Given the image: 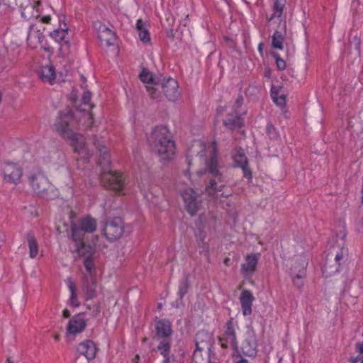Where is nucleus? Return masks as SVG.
<instances>
[{
	"label": "nucleus",
	"instance_id": "nucleus-1",
	"mask_svg": "<svg viewBox=\"0 0 363 363\" xmlns=\"http://www.w3.org/2000/svg\"><path fill=\"white\" fill-rule=\"evenodd\" d=\"M195 160L204 164L205 167L199 172V174H208L209 182L206 186V193L213 201L218 200L221 196H228V194L223 192L225 186L224 184L225 177L220 172L218 162V151L216 141L211 145L201 150L196 156Z\"/></svg>",
	"mask_w": 363,
	"mask_h": 363
},
{
	"label": "nucleus",
	"instance_id": "nucleus-2",
	"mask_svg": "<svg viewBox=\"0 0 363 363\" xmlns=\"http://www.w3.org/2000/svg\"><path fill=\"white\" fill-rule=\"evenodd\" d=\"M90 140L99 153L98 164L104 168L100 176L101 184L107 189L121 192L125 184L124 178L121 174L108 169L110 155L105 145V140L101 137L96 135L92 136Z\"/></svg>",
	"mask_w": 363,
	"mask_h": 363
},
{
	"label": "nucleus",
	"instance_id": "nucleus-3",
	"mask_svg": "<svg viewBox=\"0 0 363 363\" xmlns=\"http://www.w3.org/2000/svg\"><path fill=\"white\" fill-rule=\"evenodd\" d=\"M73 118L74 113L70 110L61 112L52 126L53 130L60 137L68 141L76 152L79 154L88 152L82 135L74 133L70 127V123Z\"/></svg>",
	"mask_w": 363,
	"mask_h": 363
},
{
	"label": "nucleus",
	"instance_id": "nucleus-4",
	"mask_svg": "<svg viewBox=\"0 0 363 363\" xmlns=\"http://www.w3.org/2000/svg\"><path fill=\"white\" fill-rule=\"evenodd\" d=\"M152 150L157 155L162 162L171 161L175 155L174 142L169 138L166 127L153 129L149 139Z\"/></svg>",
	"mask_w": 363,
	"mask_h": 363
},
{
	"label": "nucleus",
	"instance_id": "nucleus-5",
	"mask_svg": "<svg viewBox=\"0 0 363 363\" xmlns=\"http://www.w3.org/2000/svg\"><path fill=\"white\" fill-rule=\"evenodd\" d=\"M155 330L157 336L154 339L159 340L161 338V340L158 345L152 351L160 353L163 356L162 363H169L170 336L172 333L171 323L167 320H159L156 321Z\"/></svg>",
	"mask_w": 363,
	"mask_h": 363
},
{
	"label": "nucleus",
	"instance_id": "nucleus-6",
	"mask_svg": "<svg viewBox=\"0 0 363 363\" xmlns=\"http://www.w3.org/2000/svg\"><path fill=\"white\" fill-rule=\"evenodd\" d=\"M96 220L89 216L72 223V238L79 252L86 245V234L96 231Z\"/></svg>",
	"mask_w": 363,
	"mask_h": 363
},
{
	"label": "nucleus",
	"instance_id": "nucleus-7",
	"mask_svg": "<svg viewBox=\"0 0 363 363\" xmlns=\"http://www.w3.org/2000/svg\"><path fill=\"white\" fill-rule=\"evenodd\" d=\"M30 184L35 194L43 199L50 200L58 196L57 189L42 174L30 175Z\"/></svg>",
	"mask_w": 363,
	"mask_h": 363
},
{
	"label": "nucleus",
	"instance_id": "nucleus-8",
	"mask_svg": "<svg viewBox=\"0 0 363 363\" xmlns=\"http://www.w3.org/2000/svg\"><path fill=\"white\" fill-rule=\"evenodd\" d=\"M0 174L5 183L16 185L21 182L23 170L17 163L6 162L1 164Z\"/></svg>",
	"mask_w": 363,
	"mask_h": 363
},
{
	"label": "nucleus",
	"instance_id": "nucleus-9",
	"mask_svg": "<svg viewBox=\"0 0 363 363\" xmlns=\"http://www.w3.org/2000/svg\"><path fill=\"white\" fill-rule=\"evenodd\" d=\"M105 237L111 241L117 240L124 233V224L119 217L108 219L104 228Z\"/></svg>",
	"mask_w": 363,
	"mask_h": 363
},
{
	"label": "nucleus",
	"instance_id": "nucleus-10",
	"mask_svg": "<svg viewBox=\"0 0 363 363\" xmlns=\"http://www.w3.org/2000/svg\"><path fill=\"white\" fill-rule=\"evenodd\" d=\"M236 328H238V326L233 323L232 318L226 323L225 333L219 338V342L223 348L231 347L237 350Z\"/></svg>",
	"mask_w": 363,
	"mask_h": 363
},
{
	"label": "nucleus",
	"instance_id": "nucleus-11",
	"mask_svg": "<svg viewBox=\"0 0 363 363\" xmlns=\"http://www.w3.org/2000/svg\"><path fill=\"white\" fill-rule=\"evenodd\" d=\"M181 194L188 213L191 216L196 215L201 204V200L199 199V194L191 188L184 189L181 191Z\"/></svg>",
	"mask_w": 363,
	"mask_h": 363
},
{
	"label": "nucleus",
	"instance_id": "nucleus-12",
	"mask_svg": "<svg viewBox=\"0 0 363 363\" xmlns=\"http://www.w3.org/2000/svg\"><path fill=\"white\" fill-rule=\"evenodd\" d=\"M94 28L97 30L98 38L101 45L108 47L113 45L116 40V35L106 25L101 22L94 23Z\"/></svg>",
	"mask_w": 363,
	"mask_h": 363
},
{
	"label": "nucleus",
	"instance_id": "nucleus-13",
	"mask_svg": "<svg viewBox=\"0 0 363 363\" xmlns=\"http://www.w3.org/2000/svg\"><path fill=\"white\" fill-rule=\"evenodd\" d=\"M241 350L243 354L255 357L257 352V340L254 331H247L242 343Z\"/></svg>",
	"mask_w": 363,
	"mask_h": 363
},
{
	"label": "nucleus",
	"instance_id": "nucleus-14",
	"mask_svg": "<svg viewBox=\"0 0 363 363\" xmlns=\"http://www.w3.org/2000/svg\"><path fill=\"white\" fill-rule=\"evenodd\" d=\"M308 265V259L306 257H302L300 262V269L297 270V267H291V274L293 279L294 285L298 288H301L304 283L306 277V270Z\"/></svg>",
	"mask_w": 363,
	"mask_h": 363
},
{
	"label": "nucleus",
	"instance_id": "nucleus-15",
	"mask_svg": "<svg viewBox=\"0 0 363 363\" xmlns=\"http://www.w3.org/2000/svg\"><path fill=\"white\" fill-rule=\"evenodd\" d=\"M96 280L95 276L84 274L82 283V291L86 300L94 298L96 295Z\"/></svg>",
	"mask_w": 363,
	"mask_h": 363
},
{
	"label": "nucleus",
	"instance_id": "nucleus-16",
	"mask_svg": "<svg viewBox=\"0 0 363 363\" xmlns=\"http://www.w3.org/2000/svg\"><path fill=\"white\" fill-rule=\"evenodd\" d=\"M161 87L164 95L169 101H175L178 99L179 96V85L175 79L169 77L164 80L161 83Z\"/></svg>",
	"mask_w": 363,
	"mask_h": 363
},
{
	"label": "nucleus",
	"instance_id": "nucleus-17",
	"mask_svg": "<svg viewBox=\"0 0 363 363\" xmlns=\"http://www.w3.org/2000/svg\"><path fill=\"white\" fill-rule=\"evenodd\" d=\"M86 325V321L83 318L82 315L79 313L69 320L67 332L68 334L76 335L82 333L85 329Z\"/></svg>",
	"mask_w": 363,
	"mask_h": 363
},
{
	"label": "nucleus",
	"instance_id": "nucleus-18",
	"mask_svg": "<svg viewBox=\"0 0 363 363\" xmlns=\"http://www.w3.org/2000/svg\"><path fill=\"white\" fill-rule=\"evenodd\" d=\"M233 160L236 166L242 169L244 177L250 179L252 172L248 167V161L242 149L240 148L236 150V153L233 155Z\"/></svg>",
	"mask_w": 363,
	"mask_h": 363
},
{
	"label": "nucleus",
	"instance_id": "nucleus-19",
	"mask_svg": "<svg viewBox=\"0 0 363 363\" xmlns=\"http://www.w3.org/2000/svg\"><path fill=\"white\" fill-rule=\"evenodd\" d=\"M254 299L253 294L250 291L247 289L242 291L240 301L244 315H249L252 313V306Z\"/></svg>",
	"mask_w": 363,
	"mask_h": 363
},
{
	"label": "nucleus",
	"instance_id": "nucleus-20",
	"mask_svg": "<svg viewBox=\"0 0 363 363\" xmlns=\"http://www.w3.org/2000/svg\"><path fill=\"white\" fill-rule=\"evenodd\" d=\"M77 350L80 354L85 356L88 360H91L96 357L97 349L93 341L86 340L79 345Z\"/></svg>",
	"mask_w": 363,
	"mask_h": 363
},
{
	"label": "nucleus",
	"instance_id": "nucleus-21",
	"mask_svg": "<svg viewBox=\"0 0 363 363\" xmlns=\"http://www.w3.org/2000/svg\"><path fill=\"white\" fill-rule=\"evenodd\" d=\"M259 255H248L245 257V261L242 264L241 269L245 276L252 275L255 271Z\"/></svg>",
	"mask_w": 363,
	"mask_h": 363
},
{
	"label": "nucleus",
	"instance_id": "nucleus-22",
	"mask_svg": "<svg viewBox=\"0 0 363 363\" xmlns=\"http://www.w3.org/2000/svg\"><path fill=\"white\" fill-rule=\"evenodd\" d=\"M286 22L279 24V30H276L272 37V46L275 49L282 50L286 34Z\"/></svg>",
	"mask_w": 363,
	"mask_h": 363
},
{
	"label": "nucleus",
	"instance_id": "nucleus-23",
	"mask_svg": "<svg viewBox=\"0 0 363 363\" xmlns=\"http://www.w3.org/2000/svg\"><path fill=\"white\" fill-rule=\"evenodd\" d=\"M40 79L44 82L52 84L55 79V70L52 65L42 66L38 71Z\"/></svg>",
	"mask_w": 363,
	"mask_h": 363
},
{
	"label": "nucleus",
	"instance_id": "nucleus-24",
	"mask_svg": "<svg viewBox=\"0 0 363 363\" xmlns=\"http://www.w3.org/2000/svg\"><path fill=\"white\" fill-rule=\"evenodd\" d=\"M225 126L230 130L240 128L243 125V119L238 112L229 113L223 121Z\"/></svg>",
	"mask_w": 363,
	"mask_h": 363
},
{
	"label": "nucleus",
	"instance_id": "nucleus-25",
	"mask_svg": "<svg viewBox=\"0 0 363 363\" xmlns=\"http://www.w3.org/2000/svg\"><path fill=\"white\" fill-rule=\"evenodd\" d=\"M136 30L140 40L145 44L150 42V35L147 26L142 19H138L136 23Z\"/></svg>",
	"mask_w": 363,
	"mask_h": 363
},
{
	"label": "nucleus",
	"instance_id": "nucleus-26",
	"mask_svg": "<svg viewBox=\"0 0 363 363\" xmlns=\"http://www.w3.org/2000/svg\"><path fill=\"white\" fill-rule=\"evenodd\" d=\"M26 240L29 248V257L35 258L38 254V244L37 240L32 232L26 233Z\"/></svg>",
	"mask_w": 363,
	"mask_h": 363
},
{
	"label": "nucleus",
	"instance_id": "nucleus-27",
	"mask_svg": "<svg viewBox=\"0 0 363 363\" xmlns=\"http://www.w3.org/2000/svg\"><path fill=\"white\" fill-rule=\"evenodd\" d=\"M66 283L70 291L69 304L74 307H78L80 303L77 298L75 284L72 281L71 277L66 279Z\"/></svg>",
	"mask_w": 363,
	"mask_h": 363
},
{
	"label": "nucleus",
	"instance_id": "nucleus-28",
	"mask_svg": "<svg viewBox=\"0 0 363 363\" xmlns=\"http://www.w3.org/2000/svg\"><path fill=\"white\" fill-rule=\"evenodd\" d=\"M285 0H276L274 1V6H273V14L269 18V21H272L275 17H277L279 19V24L282 23V21L281 19V15L283 13L284 8L285 6Z\"/></svg>",
	"mask_w": 363,
	"mask_h": 363
},
{
	"label": "nucleus",
	"instance_id": "nucleus-29",
	"mask_svg": "<svg viewBox=\"0 0 363 363\" xmlns=\"http://www.w3.org/2000/svg\"><path fill=\"white\" fill-rule=\"evenodd\" d=\"M68 28H67L66 25H65V28L55 30L53 32L50 33V36L58 43L65 41V43H67L68 42L66 40Z\"/></svg>",
	"mask_w": 363,
	"mask_h": 363
},
{
	"label": "nucleus",
	"instance_id": "nucleus-30",
	"mask_svg": "<svg viewBox=\"0 0 363 363\" xmlns=\"http://www.w3.org/2000/svg\"><path fill=\"white\" fill-rule=\"evenodd\" d=\"M50 162L57 165H63L65 163L64 153L58 150L54 151L50 156Z\"/></svg>",
	"mask_w": 363,
	"mask_h": 363
},
{
	"label": "nucleus",
	"instance_id": "nucleus-31",
	"mask_svg": "<svg viewBox=\"0 0 363 363\" xmlns=\"http://www.w3.org/2000/svg\"><path fill=\"white\" fill-rule=\"evenodd\" d=\"M347 255V249L343 246L340 248V252H336L335 255V259L337 263L335 272L338 271V268L340 265V262Z\"/></svg>",
	"mask_w": 363,
	"mask_h": 363
},
{
	"label": "nucleus",
	"instance_id": "nucleus-32",
	"mask_svg": "<svg viewBox=\"0 0 363 363\" xmlns=\"http://www.w3.org/2000/svg\"><path fill=\"white\" fill-rule=\"evenodd\" d=\"M91 94L89 91H85L82 95V104L84 106H87L88 108H82V111H86V110H90L94 107L93 104H90Z\"/></svg>",
	"mask_w": 363,
	"mask_h": 363
},
{
	"label": "nucleus",
	"instance_id": "nucleus-33",
	"mask_svg": "<svg viewBox=\"0 0 363 363\" xmlns=\"http://www.w3.org/2000/svg\"><path fill=\"white\" fill-rule=\"evenodd\" d=\"M84 265L86 270V273L85 274H90L92 276H95V267L90 257H86L84 261Z\"/></svg>",
	"mask_w": 363,
	"mask_h": 363
},
{
	"label": "nucleus",
	"instance_id": "nucleus-34",
	"mask_svg": "<svg viewBox=\"0 0 363 363\" xmlns=\"http://www.w3.org/2000/svg\"><path fill=\"white\" fill-rule=\"evenodd\" d=\"M140 79L143 83H147L149 84H156V82H155L152 75L150 72H147L145 70H143L140 74Z\"/></svg>",
	"mask_w": 363,
	"mask_h": 363
},
{
	"label": "nucleus",
	"instance_id": "nucleus-35",
	"mask_svg": "<svg viewBox=\"0 0 363 363\" xmlns=\"http://www.w3.org/2000/svg\"><path fill=\"white\" fill-rule=\"evenodd\" d=\"M153 85H157V83H156V84H152L147 85L146 89L149 93L150 96L152 99H157L160 96V92Z\"/></svg>",
	"mask_w": 363,
	"mask_h": 363
},
{
	"label": "nucleus",
	"instance_id": "nucleus-36",
	"mask_svg": "<svg viewBox=\"0 0 363 363\" xmlns=\"http://www.w3.org/2000/svg\"><path fill=\"white\" fill-rule=\"evenodd\" d=\"M199 339V335L197 334L196 335V350L194 351V354H193V359L194 360V362L196 363H199V354H200V352L201 350H203L204 349V347H201L200 346V344L199 342H198V340Z\"/></svg>",
	"mask_w": 363,
	"mask_h": 363
},
{
	"label": "nucleus",
	"instance_id": "nucleus-37",
	"mask_svg": "<svg viewBox=\"0 0 363 363\" xmlns=\"http://www.w3.org/2000/svg\"><path fill=\"white\" fill-rule=\"evenodd\" d=\"M272 97L276 104L282 107L286 104V99L284 95L277 96L276 93L272 91Z\"/></svg>",
	"mask_w": 363,
	"mask_h": 363
},
{
	"label": "nucleus",
	"instance_id": "nucleus-38",
	"mask_svg": "<svg viewBox=\"0 0 363 363\" xmlns=\"http://www.w3.org/2000/svg\"><path fill=\"white\" fill-rule=\"evenodd\" d=\"M267 133L269 137L272 140H276L279 137L278 132L276 128L272 124H267Z\"/></svg>",
	"mask_w": 363,
	"mask_h": 363
},
{
	"label": "nucleus",
	"instance_id": "nucleus-39",
	"mask_svg": "<svg viewBox=\"0 0 363 363\" xmlns=\"http://www.w3.org/2000/svg\"><path fill=\"white\" fill-rule=\"evenodd\" d=\"M274 57L276 60V64L277 66V68L280 70H284L286 68V62L284 60H282L279 55L277 53H275L273 55Z\"/></svg>",
	"mask_w": 363,
	"mask_h": 363
},
{
	"label": "nucleus",
	"instance_id": "nucleus-40",
	"mask_svg": "<svg viewBox=\"0 0 363 363\" xmlns=\"http://www.w3.org/2000/svg\"><path fill=\"white\" fill-rule=\"evenodd\" d=\"M189 283L186 279L179 286V294L181 298H182L188 291Z\"/></svg>",
	"mask_w": 363,
	"mask_h": 363
},
{
	"label": "nucleus",
	"instance_id": "nucleus-41",
	"mask_svg": "<svg viewBox=\"0 0 363 363\" xmlns=\"http://www.w3.org/2000/svg\"><path fill=\"white\" fill-rule=\"evenodd\" d=\"M243 97L242 96H239L237 99H236V101L234 104V106H233V108L235 110V112H238V109L243 104Z\"/></svg>",
	"mask_w": 363,
	"mask_h": 363
},
{
	"label": "nucleus",
	"instance_id": "nucleus-42",
	"mask_svg": "<svg viewBox=\"0 0 363 363\" xmlns=\"http://www.w3.org/2000/svg\"><path fill=\"white\" fill-rule=\"evenodd\" d=\"M302 257H306L303 255H301L298 256V257H296L295 259L294 263L292 264L291 267H293L294 266H296L297 270H298L300 269V262H301V259Z\"/></svg>",
	"mask_w": 363,
	"mask_h": 363
},
{
	"label": "nucleus",
	"instance_id": "nucleus-43",
	"mask_svg": "<svg viewBox=\"0 0 363 363\" xmlns=\"http://www.w3.org/2000/svg\"><path fill=\"white\" fill-rule=\"evenodd\" d=\"M357 228L359 232L363 233V217L358 222Z\"/></svg>",
	"mask_w": 363,
	"mask_h": 363
},
{
	"label": "nucleus",
	"instance_id": "nucleus-44",
	"mask_svg": "<svg viewBox=\"0 0 363 363\" xmlns=\"http://www.w3.org/2000/svg\"><path fill=\"white\" fill-rule=\"evenodd\" d=\"M51 21L50 16H45L41 18V21L45 23H49Z\"/></svg>",
	"mask_w": 363,
	"mask_h": 363
},
{
	"label": "nucleus",
	"instance_id": "nucleus-45",
	"mask_svg": "<svg viewBox=\"0 0 363 363\" xmlns=\"http://www.w3.org/2000/svg\"><path fill=\"white\" fill-rule=\"evenodd\" d=\"M5 234L2 232H0V246L1 247L3 243L4 242V240H5Z\"/></svg>",
	"mask_w": 363,
	"mask_h": 363
},
{
	"label": "nucleus",
	"instance_id": "nucleus-46",
	"mask_svg": "<svg viewBox=\"0 0 363 363\" xmlns=\"http://www.w3.org/2000/svg\"><path fill=\"white\" fill-rule=\"evenodd\" d=\"M62 315L64 318H67L70 316V312L68 309H65L62 312Z\"/></svg>",
	"mask_w": 363,
	"mask_h": 363
},
{
	"label": "nucleus",
	"instance_id": "nucleus-47",
	"mask_svg": "<svg viewBox=\"0 0 363 363\" xmlns=\"http://www.w3.org/2000/svg\"><path fill=\"white\" fill-rule=\"evenodd\" d=\"M230 262V258H228V257H226V258L224 259V264H225V265H228Z\"/></svg>",
	"mask_w": 363,
	"mask_h": 363
},
{
	"label": "nucleus",
	"instance_id": "nucleus-48",
	"mask_svg": "<svg viewBox=\"0 0 363 363\" xmlns=\"http://www.w3.org/2000/svg\"><path fill=\"white\" fill-rule=\"evenodd\" d=\"M237 363H249L248 361L245 359H240Z\"/></svg>",
	"mask_w": 363,
	"mask_h": 363
},
{
	"label": "nucleus",
	"instance_id": "nucleus-49",
	"mask_svg": "<svg viewBox=\"0 0 363 363\" xmlns=\"http://www.w3.org/2000/svg\"><path fill=\"white\" fill-rule=\"evenodd\" d=\"M270 74H271V72L269 70H267L265 71L264 72V76L267 77H270Z\"/></svg>",
	"mask_w": 363,
	"mask_h": 363
},
{
	"label": "nucleus",
	"instance_id": "nucleus-50",
	"mask_svg": "<svg viewBox=\"0 0 363 363\" xmlns=\"http://www.w3.org/2000/svg\"><path fill=\"white\" fill-rule=\"evenodd\" d=\"M139 359H140V356L138 354L135 355V359H134L135 363H138Z\"/></svg>",
	"mask_w": 363,
	"mask_h": 363
},
{
	"label": "nucleus",
	"instance_id": "nucleus-51",
	"mask_svg": "<svg viewBox=\"0 0 363 363\" xmlns=\"http://www.w3.org/2000/svg\"><path fill=\"white\" fill-rule=\"evenodd\" d=\"M258 48H259V52H262V43H260V44L259 45Z\"/></svg>",
	"mask_w": 363,
	"mask_h": 363
},
{
	"label": "nucleus",
	"instance_id": "nucleus-52",
	"mask_svg": "<svg viewBox=\"0 0 363 363\" xmlns=\"http://www.w3.org/2000/svg\"><path fill=\"white\" fill-rule=\"evenodd\" d=\"M54 338H55V340L56 341H58V340H60V335H55Z\"/></svg>",
	"mask_w": 363,
	"mask_h": 363
},
{
	"label": "nucleus",
	"instance_id": "nucleus-53",
	"mask_svg": "<svg viewBox=\"0 0 363 363\" xmlns=\"http://www.w3.org/2000/svg\"><path fill=\"white\" fill-rule=\"evenodd\" d=\"M88 115H89V119H90V120H91V123H93V116H92V114H91V113H88Z\"/></svg>",
	"mask_w": 363,
	"mask_h": 363
},
{
	"label": "nucleus",
	"instance_id": "nucleus-54",
	"mask_svg": "<svg viewBox=\"0 0 363 363\" xmlns=\"http://www.w3.org/2000/svg\"><path fill=\"white\" fill-rule=\"evenodd\" d=\"M359 351H360V352L363 353V344L360 345Z\"/></svg>",
	"mask_w": 363,
	"mask_h": 363
},
{
	"label": "nucleus",
	"instance_id": "nucleus-55",
	"mask_svg": "<svg viewBox=\"0 0 363 363\" xmlns=\"http://www.w3.org/2000/svg\"><path fill=\"white\" fill-rule=\"evenodd\" d=\"M6 363H13V362H11L9 359H7L6 360Z\"/></svg>",
	"mask_w": 363,
	"mask_h": 363
},
{
	"label": "nucleus",
	"instance_id": "nucleus-56",
	"mask_svg": "<svg viewBox=\"0 0 363 363\" xmlns=\"http://www.w3.org/2000/svg\"><path fill=\"white\" fill-rule=\"evenodd\" d=\"M220 112L224 111V108H223V107H220Z\"/></svg>",
	"mask_w": 363,
	"mask_h": 363
},
{
	"label": "nucleus",
	"instance_id": "nucleus-57",
	"mask_svg": "<svg viewBox=\"0 0 363 363\" xmlns=\"http://www.w3.org/2000/svg\"><path fill=\"white\" fill-rule=\"evenodd\" d=\"M352 363H356L357 362V359H352Z\"/></svg>",
	"mask_w": 363,
	"mask_h": 363
},
{
	"label": "nucleus",
	"instance_id": "nucleus-58",
	"mask_svg": "<svg viewBox=\"0 0 363 363\" xmlns=\"http://www.w3.org/2000/svg\"><path fill=\"white\" fill-rule=\"evenodd\" d=\"M188 164L190 166L191 164V160H188Z\"/></svg>",
	"mask_w": 363,
	"mask_h": 363
},
{
	"label": "nucleus",
	"instance_id": "nucleus-59",
	"mask_svg": "<svg viewBox=\"0 0 363 363\" xmlns=\"http://www.w3.org/2000/svg\"><path fill=\"white\" fill-rule=\"evenodd\" d=\"M158 308H162V303H158Z\"/></svg>",
	"mask_w": 363,
	"mask_h": 363
},
{
	"label": "nucleus",
	"instance_id": "nucleus-60",
	"mask_svg": "<svg viewBox=\"0 0 363 363\" xmlns=\"http://www.w3.org/2000/svg\"><path fill=\"white\" fill-rule=\"evenodd\" d=\"M99 312H100V311H99V308L97 307V308H96V313H99Z\"/></svg>",
	"mask_w": 363,
	"mask_h": 363
},
{
	"label": "nucleus",
	"instance_id": "nucleus-61",
	"mask_svg": "<svg viewBox=\"0 0 363 363\" xmlns=\"http://www.w3.org/2000/svg\"><path fill=\"white\" fill-rule=\"evenodd\" d=\"M146 340H147V338H146V337H145V338L143 339V342H146Z\"/></svg>",
	"mask_w": 363,
	"mask_h": 363
},
{
	"label": "nucleus",
	"instance_id": "nucleus-62",
	"mask_svg": "<svg viewBox=\"0 0 363 363\" xmlns=\"http://www.w3.org/2000/svg\"><path fill=\"white\" fill-rule=\"evenodd\" d=\"M362 201H363V189H362Z\"/></svg>",
	"mask_w": 363,
	"mask_h": 363
},
{
	"label": "nucleus",
	"instance_id": "nucleus-63",
	"mask_svg": "<svg viewBox=\"0 0 363 363\" xmlns=\"http://www.w3.org/2000/svg\"><path fill=\"white\" fill-rule=\"evenodd\" d=\"M208 363H215V362H212L209 361Z\"/></svg>",
	"mask_w": 363,
	"mask_h": 363
},
{
	"label": "nucleus",
	"instance_id": "nucleus-64",
	"mask_svg": "<svg viewBox=\"0 0 363 363\" xmlns=\"http://www.w3.org/2000/svg\"><path fill=\"white\" fill-rule=\"evenodd\" d=\"M361 363H363V359L362 360Z\"/></svg>",
	"mask_w": 363,
	"mask_h": 363
}]
</instances>
